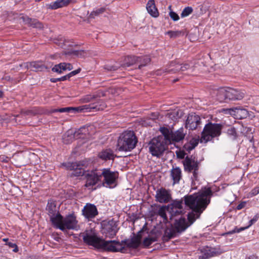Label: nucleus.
Listing matches in <instances>:
<instances>
[{
  "label": "nucleus",
  "mask_w": 259,
  "mask_h": 259,
  "mask_svg": "<svg viewBox=\"0 0 259 259\" xmlns=\"http://www.w3.org/2000/svg\"><path fill=\"white\" fill-rule=\"evenodd\" d=\"M213 193L211 189L207 188L198 193L184 196L185 205L193 211L188 214V220L190 226L196 220V218L194 212L197 214V218H198L210 203V198L213 195Z\"/></svg>",
  "instance_id": "1"
},
{
  "label": "nucleus",
  "mask_w": 259,
  "mask_h": 259,
  "mask_svg": "<svg viewBox=\"0 0 259 259\" xmlns=\"http://www.w3.org/2000/svg\"><path fill=\"white\" fill-rule=\"evenodd\" d=\"M137 142L138 140L134 132H125L118 139L117 150L119 151H131L135 148Z\"/></svg>",
  "instance_id": "2"
},
{
  "label": "nucleus",
  "mask_w": 259,
  "mask_h": 259,
  "mask_svg": "<svg viewBox=\"0 0 259 259\" xmlns=\"http://www.w3.org/2000/svg\"><path fill=\"white\" fill-rule=\"evenodd\" d=\"M223 127V125L220 123H213L210 122L205 124L201 133L200 142L205 143L213 138L220 136Z\"/></svg>",
  "instance_id": "3"
},
{
  "label": "nucleus",
  "mask_w": 259,
  "mask_h": 259,
  "mask_svg": "<svg viewBox=\"0 0 259 259\" xmlns=\"http://www.w3.org/2000/svg\"><path fill=\"white\" fill-rule=\"evenodd\" d=\"M166 144L163 139V137L154 138L149 143V152L152 156L159 157L165 150Z\"/></svg>",
  "instance_id": "4"
},
{
  "label": "nucleus",
  "mask_w": 259,
  "mask_h": 259,
  "mask_svg": "<svg viewBox=\"0 0 259 259\" xmlns=\"http://www.w3.org/2000/svg\"><path fill=\"white\" fill-rule=\"evenodd\" d=\"M101 174L102 186L111 188L116 185L118 172L112 171L109 168H104L101 170Z\"/></svg>",
  "instance_id": "5"
},
{
  "label": "nucleus",
  "mask_w": 259,
  "mask_h": 259,
  "mask_svg": "<svg viewBox=\"0 0 259 259\" xmlns=\"http://www.w3.org/2000/svg\"><path fill=\"white\" fill-rule=\"evenodd\" d=\"M84 179L85 184L84 187L89 189H92L98 183H101V170L97 169L86 170Z\"/></svg>",
  "instance_id": "6"
},
{
  "label": "nucleus",
  "mask_w": 259,
  "mask_h": 259,
  "mask_svg": "<svg viewBox=\"0 0 259 259\" xmlns=\"http://www.w3.org/2000/svg\"><path fill=\"white\" fill-rule=\"evenodd\" d=\"M80 237L83 239V242L89 245L93 246L97 248H99L102 239L97 236L94 230L91 229L87 230L80 234Z\"/></svg>",
  "instance_id": "7"
},
{
  "label": "nucleus",
  "mask_w": 259,
  "mask_h": 259,
  "mask_svg": "<svg viewBox=\"0 0 259 259\" xmlns=\"http://www.w3.org/2000/svg\"><path fill=\"white\" fill-rule=\"evenodd\" d=\"M98 249H103L110 252H124V247L120 242L116 240L105 241L102 239Z\"/></svg>",
  "instance_id": "8"
},
{
  "label": "nucleus",
  "mask_w": 259,
  "mask_h": 259,
  "mask_svg": "<svg viewBox=\"0 0 259 259\" xmlns=\"http://www.w3.org/2000/svg\"><path fill=\"white\" fill-rule=\"evenodd\" d=\"M219 92L220 93L223 94L226 99L232 101L241 100L245 95V92L244 90L231 88H228L226 90L221 89Z\"/></svg>",
  "instance_id": "9"
},
{
  "label": "nucleus",
  "mask_w": 259,
  "mask_h": 259,
  "mask_svg": "<svg viewBox=\"0 0 259 259\" xmlns=\"http://www.w3.org/2000/svg\"><path fill=\"white\" fill-rule=\"evenodd\" d=\"M60 230L64 231L66 230H77L79 228L76 216L72 213L64 217L62 226H60Z\"/></svg>",
  "instance_id": "10"
},
{
  "label": "nucleus",
  "mask_w": 259,
  "mask_h": 259,
  "mask_svg": "<svg viewBox=\"0 0 259 259\" xmlns=\"http://www.w3.org/2000/svg\"><path fill=\"white\" fill-rule=\"evenodd\" d=\"M224 252L225 251L219 246L212 247L207 246L201 249V254L199 256L198 259H208L220 255Z\"/></svg>",
  "instance_id": "11"
},
{
  "label": "nucleus",
  "mask_w": 259,
  "mask_h": 259,
  "mask_svg": "<svg viewBox=\"0 0 259 259\" xmlns=\"http://www.w3.org/2000/svg\"><path fill=\"white\" fill-rule=\"evenodd\" d=\"M103 233L106 237L113 238L117 232V225L113 219L108 222H104L102 225Z\"/></svg>",
  "instance_id": "12"
},
{
  "label": "nucleus",
  "mask_w": 259,
  "mask_h": 259,
  "mask_svg": "<svg viewBox=\"0 0 259 259\" xmlns=\"http://www.w3.org/2000/svg\"><path fill=\"white\" fill-rule=\"evenodd\" d=\"M201 118L194 113L188 114L185 122V127L191 130H194L200 124Z\"/></svg>",
  "instance_id": "13"
},
{
  "label": "nucleus",
  "mask_w": 259,
  "mask_h": 259,
  "mask_svg": "<svg viewBox=\"0 0 259 259\" xmlns=\"http://www.w3.org/2000/svg\"><path fill=\"white\" fill-rule=\"evenodd\" d=\"M82 214L86 219L91 221L98 214L97 207L93 204L87 203L82 210Z\"/></svg>",
  "instance_id": "14"
},
{
  "label": "nucleus",
  "mask_w": 259,
  "mask_h": 259,
  "mask_svg": "<svg viewBox=\"0 0 259 259\" xmlns=\"http://www.w3.org/2000/svg\"><path fill=\"white\" fill-rule=\"evenodd\" d=\"M106 107L104 101L98 99L96 102L80 106L81 112L85 110L87 111H96L104 110Z\"/></svg>",
  "instance_id": "15"
},
{
  "label": "nucleus",
  "mask_w": 259,
  "mask_h": 259,
  "mask_svg": "<svg viewBox=\"0 0 259 259\" xmlns=\"http://www.w3.org/2000/svg\"><path fill=\"white\" fill-rule=\"evenodd\" d=\"M86 131V128L85 127H81L80 128L78 131L75 132V133H73V131L72 130H69L67 132L65 133V134L63 135V143L68 144L71 142L73 139H74L75 138H82V137H78L77 136L81 134H85V132Z\"/></svg>",
  "instance_id": "16"
},
{
  "label": "nucleus",
  "mask_w": 259,
  "mask_h": 259,
  "mask_svg": "<svg viewBox=\"0 0 259 259\" xmlns=\"http://www.w3.org/2000/svg\"><path fill=\"white\" fill-rule=\"evenodd\" d=\"M226 114H229L235 116L236 118L243 119L248 115V111L245 109L240 107H234L230 109H224Z\"/></svg>",
  "instance_id": "17"
},
{
  "label": "nucleus",
  "mask_w": 259,
  "mask_h": 259,
  "mask_svg": "<svg viewBox=\"0 0 259 259\" xmlns=\"http://www.w3.org/2000/svg\"><path fill=\"white\" fill-rule=\"evenodd\" d=\"M156 200L160 203H167L171 199L170 192L164 188H161L156 191Z\"/></svg>",
  "instance_id": "18"
},
{
  "label": "nucleus",
  "mask_w": 259,
  "mask_h": 259,
  "mask_svg": "<svg viewBox=\"0 0 259 259\" xmlns=\"http://www.w3.org/2000/svg\"><path fill=\"white\" fill-rule=\"evenodd\" d=\"M199 162L194 158L187 156L183 161L184 168L185 171L192 172L193 170L199 169Z\"/></svg>",
  "instance_id": "19"
},
{
  "label": "nucleus",
  "mask_w": 259,
  "mask_h": 259,
  "mask_svg": "<svg viewBox=\"0 0 259 259\" xmlns=\"http://www.w3.org/2000/svg\"><path fill=\"white\" fill-rule=\"evenodd\" d=\"M189 226L190 225H188L184 218H181L178 220H176L172 226L179 234L185 231Z\"/></svg>",
  "instance_id": "20"
},
{
  "label": "nucleus",
  "mask_w": 259,
  "mask_h": 259,
  "mask_svg": "<svg viewBox=\"0 0 259 259\" xmlns=\"http://www.w3.org/2000/svg\"><path fill=\"white\" fill-rule=\"evenodd\" d=\"M50 221L52 223L53 226L57 228L60 230V226H62L64 217L60 213L54 214L50 217Z\"/></svg>",
  "instance_id": "21"
},
{
  "label": "nucleus",
  "mask_w": 259,
  "mask_h": 259,
  "mask_svg": "<svg viewBox=\"0 0 259 259\" xmlns=\"http://www.w3.org/2000/svg\"><path fill=\"white\" fill-rule=\"evenodd\" d=\"M178 234L172 226L171 228H167L162 236V241L164 242H168L170 239L177 237Z\"/></svg>",
  "instance_id": "22"
},
{
  "label": "nucleus",
  "mask_w": 259,
  "mask_h": 259,
  "mask_svg": "<svg viewBox=\"0 0 259 259\" xmlns=\"http://www.w3.org/2000/svg\"><path fill=\"white\" fill-rule=\"evenodd\" d=\"M184 131V128L181 127L174 133L171 132L170 143L171 141L179 142L183 140L186 134Z\"/></svg>",
  "instance_id": "23"
},
{
  "label": "nucleus",
  "mask_w": 259,
  "mask_h": 259,
  "mask_svg": "<svg viewBox=\"0 0 259 259\" xmlns=\"http://www.w3.org/2000/svg\"><path fill=\"white\" fill-rule=\"evenodd\" d=\"M146 9L148 13L153 17L157 18L159 16V12L156 7L154 0H149Z\"/></svg>",
  "instance_id": "24"
},
{
  "label": "nucleus",
  "mask_w": 259,
  "mask_h": 259,
  "mask_svg": "<svg viewBox=\"0 0 259 259\" xmlns=\"http://www.w3.org/2000/svg\"><path fill=\"white\" fill-rule=\"evenodd\" d=\"M26 67L33 71H41L47 68L41 62H32L27 63Z\"/></svg>",
  "instance_id": "25"
},
{
  "label": "nucleus",
  "mask_w": 259,
  "mask_h": 259,
  "mask_svg": "<svg viewBox=\"0 0 259 259\" xmlns=\"http://www.w3.org/2000/svg\"><path fill=\"white\" fill-rule=\"evenodd\" d=\"M154 211L155 214L160 216L163 219L164 222L167 221L166 211H168V206H156Z\"/></svg>",
  "instance_id": "26"
},
{
  "label": "nucleus",
  "mask_w": 259,
  "mask_h": 259,
  "mask_svg": "<svg viewBox=\"0 0 259 259\" xmlns=\"http://www.w3.org/2000/svg\"><path fill=\"white\" fill-rule=\"evenodd\" d=\"M46 210L49 217L59 212V208L57 207L56 202L52 200L48 201Z\"/></svg>",
  "instance_id": "27"
},
{
  "label": "nucleus",
  "mask_w": 259,
  "mask_h": 259,
  "mask_svg": "<svg viewBox=\"0 0 259 259\" xmlns=\"http://www.w3.org/2000/svg\"><path fill=\"white\" fill-rule=\"evenodd\" d=\"M199 141V137L192 138L189 142L184 144L183 146L184 150L190 152L197 146Z\"/></svg>",
  "instance_id": "28"
},
{
  "label": "nucleus",
  "mask_w": 259,
  "mask_h": 259,
  "mask_svg": "<svg viewBox=\"0 0 259 259\" xmlns=\"http://www.w3.org/2000/svg\"><path fill=\"white\" fill-rule=\"evenodd\" d=\"M137 56H127L124 57L120 67L126 68L133 65L137 63Z\"/></svg>",
  "instance_id": "29"
},
{
  "label": "nucleus",
  "mask_w": 259,
  "mask_h": 259,
  "mask_svg": "<svg viewBox=\"0 0 259 259\" xmlns=\"http://www.w3.org/2000/svg\"><path fill=\"white\" fill-rule=\"evenodd\" d=\"M142 231L138 232L137 236L133 237L131 241L126 244L127 247L134 249L137 248L140 245L142 236L140 234Z\"/></svg>",
  "instance_id": "30"
},
{
  "label": "nucleus",
  "mask_w": 259,
  "mask_h": 259,
  "mask_svg": "<svg viewBox=\"0 0 259 259\" xmlns=\"http://www.w3.org/2000/svg\"><path fill=\"white\" fill-rule=\"evenodd\" d=\"M170 175L174 181L173 185L179 183L182 178V171L180 168L179 167L173 168L171 170Z\"/></svg>",
  "instance_id": "31"
},
{
  "label": "nucleus",
  "mask_w": 259,
  "mask_h": 259,
  "mask_svg": "<svg viewBox=\"0 0 259 259\" xmlns=\"http://www.w3.org/2000/svg\"><path fill=\"white\" fill-rule=\"evenodd\" d=\"M258 218H259V215L258 214H256V215H255L253 217V218L252 219H251L250 220V221L249 222V224L247 227H241L240 228H238L237 227H236L233 230L228 232L226 234H232L235 233H239L241 231H243V230L248 228V227L251 226L252 225H253L254 223H255L258 220Z\"/></svg>",
  "instance_id": "32"
},
{
  "label": "nucleus",
  "mask_w": 259,
  "mask_h": 259,
  "mask_svg": "<svg viewBox=\"0 0 259 259\" xmlns=\"http://www.w3.org/2000/svg\"><path fill=\"white\" fill-rule=\"evenodd\" d=\"M98 156L104 160L113 159L114 157L112 150L109 149L103 150L99 153Z\"/></svg>",
  "instance_id": "33"
},
{
  "label": "nucleus",
  "mask_w": 259,
  "mask_h": 259,
  "mask_svg": "<svg viewBox=\"0 0 259 259\" xmlns=\"http://www.w3.org/2000/svg\"><path fill=\"white\" fill-rule=\"evenodd\" d=\"M80 106L77 107H64L59 109H54L51 111L52 113H55L57 112H81V109Z\"/></svg>",
  "instance_id": "34"
},
{
  "label": "nucleus",
  "mask_w": 259,
  "mask_h": 259,
  "mask_svg": "<svg viewBox=\"0 0 259 259\" xmlns=\"http://www.w3.org/2000/svg\"><path fill=\"white\" fill-rule=\"evenodd\" d=\"M24 21L33 27L41 29L43 28V24L37 19H31L28 17H23Z\"/></svg>",
  "instance_id": "35"
},
{
  "label": "nucleus",
  "mask_w": 259,
  "mask_h": 259,
  "mask_svg": "<svg viewBox=\"0 0 259 259\" xmlns=\"http://www.w3.org/2000/svg\"><path fill=\"white\" fill-rule=\"evenodd\" d=\"M80 166V164L79 163H72L71 164V167L73 169H74V171L72 174L76 177L83 176L84 177L86 171L81 168Z\"/></svg>",
  "instance_id": "36"
},
{
  "label": "nucleus",
  "mask_w": 259,
  "mask_h": 259,
  "mask_svg": "<svg viewBox=\"0 0 259 259\" xmlns=\"http://www.w3.org/2000/svg\"><path fill=\"white\" fill-rule=\"evenodd\" d=\"M137 63L140 64L138 66V69H139L148 64L151 61V59L148 56H137Z\"/></svg>",
  "instance_id": "37"
},
{
  "label": "nucleus",
  "mask_w": 259,
  "mask_h": 259,
  "mask_svg": "<svg viewBox=\"0 0 259 259\" xmlns=\"http://www.w3.org/2000/svg\"><path fill=\"white\" fill-rule=\"evenodd\" d=\"M180 64L176 61L171 62L169 65L168 69L165 70V72L169 73H176L180 71Z\"/></svg>",
  "instance_id": "38"
},
{
  "label": "nucleus",
  "mask_w": 259,
  "mask_h": 259,
  "mask_svg": "<svg viewBox=\"0 0 259 259\" xmlns=\"http://www.w3.org/2000/svg\"><path fill=\"white\" fill-rule=\"evenodd\" d=\"M160 132L164 137H163L164 141L166 143H170L171 132H170L167 127H160Z\"/></svg>",
  "instance_id": "39"
},
{
  "label": "nucleus",
  "mask_w": 259,
  "mask_h": 259,
  "mask_svg": "<svg viewBox=\"0 0 259 259\" xmlns=\"http://www.w3.org/2000/svg\"><path fill=\"white\" fill-rule=\"evenodd\" d=\"M64 54L65 55H74L79 57H84L86 53L84 50H72L70 51H64Z\"/></svg>",
  "instance_id": "40"
},
{
  "label": "nucleus",
  "mask_w": 259,
  "mask_h": 259,
  "mask_svg": "<svg viewBox=\"0 0 259 259\" xmlns=\"http://www.w3.org/2000/svg\"><path fill=\"white\" fill-rule=\"evenodd\" d=\"M157 241L156 236L145 238L143 241V245L144 247L148 248L152 243Z\"/></svg>",
  "instance_id": "41"
},
{
  "label": "nucleus",
  "mask_w": 259,
  "mask_h": 259,
  "mask_svg": "<svg viewBox=\"0 0 259 259\" xmlns=\"http://www.w3.org/2000/svg\"><path fill=\"white\" fill-rule=\"evenodd\" d=\"M183 209H177L176 208H168V212L170 214V219H172V217L181 214L183 213Z\"/></svg>",
  "instance_id": "42"
},
{
  "label": "nucleus",
  "mask_w": 259,
  "mask_h": 259,
  "mask_svg": "<svg viewBox=\"0 0 259 259\" xmlns=\"http://www.w3.org/2000/svg\"><path fill=\"white\" fill-rule=\"evenodd\" d=\"M183 201L182 200H174L173 202L168 205V208H176L177 209H183Z\"/></svg>",
  "instance_id": "43"
},
{
  "label": "nucleus",
  "mask_w": 259,
  "mask_h": 259,
  "mask_svg": "<svg viewBox=\"0 0 259 259\" xmlns=\"http://www.w3.org/2000/svg\"><path fill=\"white\" fill-rule=\"evenodd\" d=\"M165 34H168L170 38H177L183 34L182 31H168L165 32Z\"/></svg>",
  "instance_id": "44"
},
{
  "label": "nucleus",
  "mask_w": 259,
  "mask_h": 259,
  "mask_svg": "<svg viewBox=\"0 0 259 259\" xmlns=\"http://www.w3.org/2000/svg\"><path fill=\"white\" fill-rule=\"evenodd\" d=\"M193 8L191 7H187L182 11L181 14V17L182 18H184L188 16L193 12Z\"/></svg>",
  "instance_id": "45"
},
{
  "label": "nucleus",
  "mask_w": 259,
  "mask_h": 259,
  "mask_svg": "<svg viewBox=\"0 0 259 259\" xmlns=\"http://www.w3.org/2000/svg\"><path fill=\"white\" fill-rule=\"evenodd\" d=\"M60 8H62V5L61 4L59 0H57L48 5V8L51 10H56Z\"/></svg>",
  "instance_id": "46"
},
{
  "label": "nucleus",
  "mask_w": 259,
  "mask_h": 259,
  "mask_svg": "<svg viewBox=\"0 0 259 259\" xmlns=\"http://www.w3.org/2000/svg\"><path fill=\"white\" fill-rule=\"evenodd\" d=\"M228 135L232 139L235 140L237 137V133L235 127H231L227 130Z\"/></svg>",
  "instance_id": "47"
},
{
  "label": "nucleus",
  "mask_w": 259,
  "mask_h": 259,
  "mask_svg": "<svg viewBox=\"0 0 259 259\" xmlns=\"http://www.w3.org/2000/svg\"><path fill=\"white\" fill-rule=\"evenodd\" d=\"M105 10V8H101L96 11H93L90 15L89 18H94L95 16H97L99 15L100 14L103 13L104 12Z\"/></svg>",
  "instance_id": "48"
},
{
  "label": "nucleus",
  "mask_w": 259,
  "mask_h": 259,
  "mask_svg": "<svg viewBox=\"0 0 259 259\" xmlns=\"http://www.w3.org/2000/svg\"><path fill=\"white\" fill-rule=\"evenodd\" d=\"M120 67L115 65H105L104 68L107 71H114L117 70Z\"/></svg>",
  "instance_id": "49"
},
{
  "label": "nucleus",
  "mask_w": 259,
  "mask_h": 259,
  "mask_svg": "<svg viewBox=\"0 0 259 259\" xmlns=\"http://www.w3.org/2000/svg\"><path fill=\"white\" fill-rule=\"evenodd\" d=\"M190 68V65L189 63H185L184 64H180V71H185L187 70Z\"/></svg>",
  "instance_id": "50"
},
{
  "label": "nucleus",
  "mask_w": 259,
  "mask_h": 259,
  "mask_svg": "<svg viewBox=\"0 0 259 259\" xmlns=\"http://www.w3.org/2000/svg\"><path fill=\"white\" fill-rule=\"evenodd\" d=\"M6 245H8L9 247L13 248V251L15 252H17L18 251V247L16 243L11 242H8L6 244Z\"/></svg>",
  "instance_id": "51"
},
{
  "label": "nucleus",
  "mask_w": 259,
  "mask_h": 259,
  "mask_svg": "<svg viewBox=\"0 0 259 259\" xmlns=\"http://www.w3.org/2000/svg\"><path fill=\"white\" fill-rule=\"evenodd\" d=\"M94 96L87 95L81 99V101L84 103H88L92 101L93 99H95Z\"/></svg>",
  "instance_id": "52"
},
{
  "label": "nucleus",
  "mask_w": 259,
  "mask_h": 259,
  "mask_svg": "<svg viewBox=\"0 0 259 259\" xmlns=\"http://www.w3.org/2000/svg\"><path fill=\"white\" fill-rule=\"evenodd\" d=\"M169 16L175 21H178L180 19L179 15L173 11L169 12Z\"/></svg>",
  "instance_id": "53"
},
{
  "label": "nucleus",
  "mask_w": 259,
  "mask_h": 259,
  "mask_svg": "<svg viewBox=\"0 0 259 259\" xmlns=\"http://www.w3.org/2000/svg\"><path fill=\"white\" fill-rule=\"evenodd\" d=\"M186 153L185 152V150H180L176 152V155L178 157V158L180 159H183L185 157V156L186 155Z\"/></svg>",
  "instance_id": "54"
},
{
  "label": "nucleus",
  "mask_w": 259,
  "mask_h": 259,
  "mask_svg": "<svg viewBox=\"0 0 259 259\" xmlns=\"http://www.w3.org/2000/svg\"><path fill=\"white\" fill-rule=\"evenodd\" d=\"M52 70L53 72H57L58 73H61L62 72V70L59 64L55 65V66L52 68Z\"/></svg>",
  "instance_id": "55"
},
{
  "label": "nucleus",
  "mask_w": 259,
  "mask_h": 259,
  "mask_svg": "<svg viewBox=\"0 0 259 259\" xmlns=\"http://www.w3.org/2000/svg\"><path fill=\"white\" fill-rule=\"evenodd\" d=\"M193 173L192 179L193 180L197 181L198 180V169L193 170L192 172Z\"/></svg>",
  "instance_id": "56"
},
{
  "label": "nucleus",
  "mask_w": 259,
  "mask_h": 259,
  "mask_svg": "<svg viewBox=\"0 0 259 259\" xmlns=\"http://www.w3.org/2000/svg\"><path fill=\"white\" fill-rule=\"evenodd\" d=\"M259 193V187L253 188L251 191V194L252 196H255Z\"/></svg>",
  "instance_id": "57"
},
{
  "label": "nucleus",
  "mask_w": 259,
  "mask_h": 259,
  "mask_svg": "<svg viewBox=\"0 0 259 259\" xmlns=\"http://www.w3.org/2000/svg\"><path fill=\"white\" fill-rule=\"evenodd\" d=\"M81 71V69L80 68H78L75 70H74V71H71V72H70L68 74V75L69 76L70 78L71 77H72V76L73 75H75L77 74H78V73H79Z\"/></svg>",
  "instance_id": "58"
},
{
  "label": "nucleus",
  "mask_w": 259,
  "mask_h": 259,
  "mask_svg": "<svg viewBox=\"0 0 259 259\" xmlns=\"http://www.w3.org/2000/svg\"><path fill=\"white\" fill-rule=\"evenodd\" d=\"M64 46L72 47L73 46V42H70L68 39H64L63 40Z\"/></svg>",
  "instance_id": "59"
},
{
  "label": "nucleus",
  "mask_w": 259,
  "mask_h": 259,
  "mask_svg": "<svg viewBox=\"0 0 259 259\" xmlns=\"http://www.w3.org/2000/svg\"><path fill=\"white\" fill-rule=\"evenodd\" d=\"M59 1L62 5V7L67 6L70 2V0H59Z\"/></svg>",
  "instance_id": "60"
},
{
  "label": "nucleus",
  "mask_w": 259,
  "mask_h": 259,
  "mask_svg": "<svg viewBox=\"0 0 259 259\" xmlns=\"http://www.w3.org/2000/svg\"><path fill=\"white\" fill-rule=\"evenodd\" d=\"M245 204H246L245 202H241L237 206V207H236L237 209L240 210V209H242L243 208H244L245 207Z\"/></svg>",
  "instance_id": "61"
},
{
  "label": "nucleus",
  "mask_w": 259,
  "mask_h": 259,
  "mask_svg": "<svg viewBox=\"0 0 259 259\" xmlns=\"http://www.w3.org/2000/svg\"><path fill=\"white\" fill-rule=\"evenodd\" d=\"M62 71L67 70V66L66 63H61L59 64Z\"/></svg>",
  "instance_id": "62"
},
{
  "label": "nucleus",
  "mask_w": 259,
  "mask_h": 259,
  "mask_svg": "<svg viewBox=\"0 0 259 259\" xmlns=\"http://www.w3.org/2000/svg\"><path fill=\"white\" fill-rule=\"evenodd\" d=\"M23 113L24 115H34V113L33 112V111H32L31 110H27V111H24Z\"/></svg>",
  "instance_id": "63"
},
{
  "label": "nucleus",
  "mask_w": 259,
  "mask_h": 259,
  "mask_svg": "<svg viewBox=\"0 0 259 259\" xmlns=\"http://www.w3.org/2000/svg\"><path fill=\"white\" fill-rule=\"evenodd\" d=\"M70 78V77L68 75V74L66 75H65V76H63L61 77H60V81H65L67 79H68Z\"/></svg>",
  "instance_id": "64"
}]
</instances>
